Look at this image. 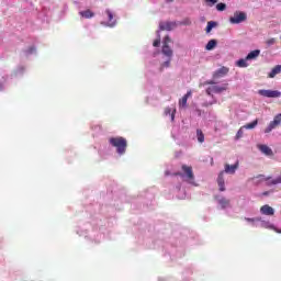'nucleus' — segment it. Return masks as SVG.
I'll return each instance as SVG.
<instances>
[{
	"mask_svg": "<svg viewBox=\"0 0 281 281\" xmlns=\"http://www.w3.org/2000/svg\"><path fill=\"white\" fill-rule=\"evenodd\" d=\"M259 177H262V175H259Z\"/></svg>",
	"mask_w": 281,
	"mask_h": 281,
	"instance_id": "obj_42",
	"label": "nucleus"
},
{
	"mask_svg": "<svg viewBox=\"0 0 281 281\" xmlns=\"http://www.w3.org/2000/svg\"><path fill=\"white\" fill-rule=\"evenodd\" d=\"M258 148L260 153H262L267 157H271V155H273V150L267 145H258Z\"/></svg>",
	"mask_w": 281,
	"mask_h": 281,
	"instance_id": "obj_13",
	"label": "nucleus"
},
{
	"mask_svg": "<svg viewBox=\"0 0 281 281\" xmlns=\"http://www.w3.org/2000/svg\"><path fill=\"white\" fill-rule=\"evenodd\" d=\"M270 229H273L277 234H281V228H277L276 226H270Z\"/></svg>",
	"mask_w": 281,
	"mask_h": 281,
	"instance_id": "obj_35",
	"label": "nucleus"
},
{
	"mask_svg": "<svg viewBox=\"0 0 281 281\" xmlns=\"http://www.w3.org/2000/svg\"><path fill=\"white\" fill-rule=\"evenodd\" d=\"M258 56H260V49L251 50V52L248 53V55L246 56V60H248V61H250V60H256V58H258Z\"/></svg>",
	"mask_w": 281,
	"mask_h": 281,
	"instance_id": "obj_16",
	"label": "nucleus"
},
{
	"mask_svg": "<svg viewBox=\"0 0 281 281\" xmlns=\"http://www.w3.org/2000/svg\"><path fill=\"white\" fill-rule=\"evenodd\" d=\"M246 221H248V223H254V218L247 217Z\"/></svg>",
	"mask_w": 281,
	"mask_h": 281,
	"instance_id": "obj_36",
	"label": "nucleus"
},
{
	"mask_svg": "<svg viewBox=\"0 0 281 281\" xmlns=\"http://www.w3.org/2000/svg\"><path fill=\"white\" fill-rule=\"evenodd\" d=\"M216 25H218V23H216L215 21L207 22L206 34H210L212 32V30H214V27H216Z\"/></svg>",
	"mask_w": 281,
	"mask_h": 281,
	"instance_id": "obj_24",
	"label": "nucleus"
},
{
	"mask_svg": "<svg viewBox=\"0 0 281 281\" xmlns=\"http://www.w3.org/2000/svg\"><path fill=\"white\" fill-rule=\"evenodd\" d=\"M281 72V65H277L272 70L269 72V78H276L278 74Z\"/></svg>",
	"mask_w": 281,
	"mask_h": 281,
	"instance_id": "obj_20",
	"label": "nucleus"
},
{
	"mask_svg": "<svg viewBox=\"0 0 281 281\" xmlns=\"http://www.w3.org/2000/svg\"><path fill=\"white\" fill-rule=\"evenodd\" d=\"M177 113V109L175 108H166L165 115L166 117H170L171 122H175V114Z\"/></svg>",
	"mask_w": 281,
	"mask_h": 281,
	"instance_id": "obj_14",
	"label": "nucleus"
},
{
	"mask_svg": "<svg viewBox=\"0 0 281 281\" xmlns=\"http://www.w3.org/2000/svg\"><path fill=\"white\" fill-rule=\"evenodd\" d=\"M256 126H258V120H255L251 123L244 125V128L251 130V128H256Z\"/></svg>",
	"mask_w": 281,
	"mask_h": 281,
	"instance_id": "obj_26",
	"label": "nucleus"
},
{
	"mask_svg": "<svg viewBox=\"0 0 281 281\" xmlns=\"http://www.w3.org/2000/svg\"><path fill=\"white\" fill-rule=\"evenodd\" d=\"M181 25H192V21L190 20V18H187L181 22Z\"/></svg>",
	"mask_w": 281,
	"mask_h": 281,
	"instance_id": "obj_34",
	"label": "nucleus"
},
{
	"mask_svg": "<svg viewBox=\"0 0 281 281\" xmlns=\"http://www.w3.org/2000/svg\"><path fill=\"white\" fill-rule=\"evenodd\" d=\"M177 23L175 22H160L159 23V30L157 31V38L154 41L153 46L159 47L161 45V35L159 34L161 31L167 30V32H170L173 27H176Z\"/></svg>",
	"mask_w": 281,
	"mask_h": 281,
	"instance_id": "obj_3",
	"label": "nucleus"
},
{
	"mask_svg": "<svg viewBox=\"0 0 281 281\" xmlns=\"http://www.w3.org/2000/svg\"><path fill=\"white\" fill-rule=\"evenodd\" d=\"M227 74H229V68L223 66L222 68L217 69L214 72V78H223L224 76H227Z\"/></svg>",
	"mask_w": 281,
	"mask_h": 281,
	"instance_id": "obj_11",
	"label": "nucleus"
},
{
	"mask_svg": "<svg viewBox=\"0 0 281 281\" xmlns=\"http://www.w3.org/2000/svg\"><path fill=\"white\" fill-rule=\"evenodd\" d=\"M167 1H172V0H167Z\"/></svg>",
	"mask_w": 281,
	"mask_h": 281,
	"instance_id": "obj_43",
	"label": "nucleus"
},
{
	"mask_svg": "<svg viewBox=\"0 0 281 281\" xmlns=\"http://www.w3.org/2000/svg\"><path fill=\"white\" fill-rule=\"evenodd\" d=\"M182 172L186 175V177H194V173L192 172V167L188 165H182Z\"/></svg>",
	"mask_w": 281,
	"mask_h": 281,
	"instance_id": "obj_19",
	"label": "nucleus"
},
{
	"mask_svg": "<svg viewBox=\"0 0 281 281\" xmlns=\"http://www.w3.org/2000/svg\"><path fill=\"white\" fill-rule=\"evenodd\" d=\"M186 183H190L191 186H199L196 182H194V177H186L184 178Z\"/></svg>",
	"mask_w": 281,
	"mask_h": 281,
	"instance_id": "obj_29",
	"label": "nucleus"
},
{
	"mask_svg": "<svg viewBox=\"0 0 281 281\" xmlns=\"http://www.w3.org/2000/svg\"><path fill=\"white\" fill-rule=\"evenodd\" d=\"M25 71V67L20 66L15 71V76H21Z\"/></svg>",
	"mask_w": 281,
	"mask_h": 281,
	"instance_id": "obj_31",
	"label": "nucleus"
},
{
	"mask_svg": "<svg viewBox=\"0 0 281 281\" xmlns=\"http://www.w3.org/2000/svg\"><path fill=\"white\" fill-rule=\"evenodd\" d=\"M192 95V92H187L181 100L179 101L180 109H187L188 108V98Z\"/></svg>",
	"mask_w": 281,
	"mask_h": 281,
	"instance_id": "obj_12",
	"label": "nucleus"
},
{
	"mask_svg": "<svg viewBox=\"0 0 281 281\" xmlns=\"http://www.w3.org/2000/svg\"><path fill=\"white\" fill-rule=\"evenodd\" d=\"M92 128H94V131H100V125H97V126H94Z\"/></svg>",
	"mask_w": 281,
	"mask_h": 281,
	"instance_id": "obj_37",
	"label": "nucleus"
},
{
	"mask_svg": "<svg viewBox=\"0 0 281 281\" xmlns=\"http://www.w3.org/2000/svg\"><path fill=\"white\" fill-rule=\"evenodd\" d=\"M217 203L221 205L222 210H225L226 207H229L231 202L226 198L217 199Z\"/></svg>",
	"mask_w": 281,
	"mask_h": 281,
	"instance_id": "obj_18",
	"label": "nucleus"
},
{
	"mask_svg": "<svg viewBox=\"0 0 281 281\" xmlns=\"http://www.w3.org/2000/svg\"><path fill=\"white\" fill-rule=\"evenodd\" d=\"M244 128H245V126H243V127H240L238 131H237V134H236V136H235V139H240V137H243V135H244Z\"/></svg>",
	"mask_w": 281,
	"mask_h": 281,
	"instance_id": "obj_30",
	"label": "nucleus"
},
{
	"mask_svg": "<svg viewBox=\"0 0 281 281\" xmlns=\"http://www.w3.org/2000/svg\"><path fill=\"white\" fill-rule=\"evenodd\" d=\"M176 177H183V173L178 172V173H176Z\"/></svg>",
	"mask_w": 281,
	"mask_h": 281,
	"instance_id": "obj_38",
	"label": "nucleus"
},
{
	"mask_svg": "<svg viewBox=\"0 0 281 281\" xmlns=\"http://www.w3.org/2000/svg\"><path fill=\"white\" fill-rule=\"evenodd\" d=\"M217 44L218 42H216V40L209 41L205 46L206 52H212V49H214V47H216Z\"/></svg>",
	"mask_w": 281,
	"mask_h": 281,
	"instance_id": "obj_22",
	"label": "nucleus"
},
{
	"mask_svg": "<svg viewBox=\"0 0 281 281\" xmlns=\"http://www.w3.org/2000/svg\"><path fill=\"white\" fill-rule=\"evenodd\" d=\"M263 194H265V195H267L268 193H267V192H265Z\"/></svg>",
	"mask_w": 281,
	"mask_h": 281,
	"instance_id": "obj_40",
	"label": "nucleus"
},
{
	"mask_svg": "<svg viewBox=\"0 0 281 281\" xmlns=\"http://www.w3.org/2000/svg\"><path fill=\"white\" fill-rule=\"evenodd\" d=\"M266 45H268V47H271V45H276V38L272 37V38L268 40V41L266 42Z\"/></svg>",
	"mask_w": 281,
	"mask_h": 281,
	"instance_id": "obj_33",
	"label": "nucleus"
},
{
	"mask_svg": "<svg viewBox=\"0 0 281 281\" xmlns=\"http://www.w3.org/2000/svg\"><path fill=\"white\" fill-rule=\"evenodd\" d=\"M280 124H281V113L274 116L273 121H271L267 126V128L265 130V133H271V131L278 128Z\"/></svg>",
	"mask_w": 281,
	"mask_h": 281,
	"instance_id": "obj_6",
	"label": "nucleus"
},
{
	"mask_svg": "<svg viewBox=\"0 0 281 281\" xmlns=\"http://www.w3.org/2000/svg\"><path fill=\"white\" fill-rule=\"evenodd\" d=\"M170 175V171H166V176L168 177Z\"/></svg>",
	"mask_w": 281,
	"mask_h": 281,
	"instance_id": "obj_39",
	"label": "nucleus"
},
{
	"mask_svg": "<svg viewBox=\"0 0 281 281\" xmlns=\"http://www.w3.org/2000/svg\"><path fill=\"white\" fill-rule=\"evenodd\" d=\"M25 56H32V54H36V46H30L29 49L24 52Z\"/></svg>",
	"mask_w": 281,
	"mask_h": 281,
	"instance_id": "obj_27",
	"label": "nucleus"
},
{
	"mask_svg": "<svg viewBox=\"0 0 281 281\" xmlns=\"http://www.w3.org/2000/svg\"><path fill=\"white\" fill-rule=\"evenodd\" d=\"M169 43H172V40L170 38V36L167 35L162 40V48H161L162 61L160 63L159 71H164V69H168L170 67V63H172L173 52H172V48H170Z\"/></svg>",
	"mask_w": 281,
	"mask_h": 281,
	"instance_id": "obj_1",
	"label": "nucleus"
},
{
	"mask_svg": "<svg viewBox=\"0 0 281 281\" xmlns=\"http://www.w3.org/2000/svg\"><path fill=\"white\" fill-rule=\"evenodd\" d=\"M244 21H247V13L245 12H238L236 11L233 16L229 18V22L233 25H238L240 23H244Z\"/></svg>",
	"mask_w": 281,
	"mask_h": 281,
	"instance_id": "obj_5",
	"label": "nucleus"
},
{
	"mask_svg": "<svg viewBox=\"0 0 281 281\" xmlns=\"http://www.w3.org/2000/svg\"><path fill=\"white\" fill-rule=\"evenodd\" d=\"M226 9H227V4L226 3L220 2V3L216 4V10L218 12H224V10H226Z\"/></svg>",
	"mask_w": 281,
	"mask_h": 281,
	"instance_id": "obj_28",
	"label": "nucleus"
},
{
	"mask_svg": "<svg viewBox=\"0 0 281 281\" xmlns=\"http://www.w3.org/2000/svg\"><path fill=\"white\" fill-rule=\"evenodd\" d=\"M79 14L82 16V19H93L95 16V13L89 9L80 11Z\"/></svg>",
	"mask_w": 281,
	"mask_h": 281,
	"instance_id": "obj_17",
	"label": "nucleus"
},
{
	"mask_svg": "<svg viewBox=\"0 0 281 281\" xmlns=\"http://www.w3.org/2000/svg\"><path fill=\"white\" fill-rule=\"evenodd\" d=\"M258 94L261 95L262 98H280L281 92L278 90H258Z\"/></svg>",
	"mask_w": 281,
	"mask_h": 281,
	"instance_id": "obj_7",
	"label": "nucleus"
},
{
	"mask_svg": "<svg viewBox=\"0 0 281 281\" xmlns=\"http://www.w3.org/2000/svg\"><path fill=\"white\" fill-rule=\"evenodd\" d=\"M109 144L110 146H113L114 148H116V153L117 155H120L122 157V155L126 154V138L119 136V137H111L109 139Z\"/></svg>",
	"mask_w": 281,
	"mask_h": 281,
	"instance_id": "obj_2",
	"label": "nucleus"
},
{
	"mask_svg": "<svg viewBox=\"0 0 281 281\" xmlns=\"http://www.w3.org/2000/svg\"><path fill=\"white\" fill-rule=\"evenodd\" d=\"M260 213L265 216H273L276 214V210H273L269 204H266L260 207Z\"/></svg>",
	"mask_w": 281,
	"mask_h": 281,
	"instance_id": "obj_10",
	"label": "nucleus"
},
{
	"mask_svg": "<svg viewBox=\"0 0 281 281\" xmlns=\"http://www.w3.org/2000/svg\"><path fill=\"white\" fill-rule=\"evenodd\" d=\"M266 182L268 186H278V183H281V178H277L274 180H271V178H267Z\"/></svg>",
	"mask_w": 281,
	"mask_h": 281,
	"instance_id": "obj_25",
	"label": "nucleus"
},
{
	"mask_svg": "<svg viewBox=\"0 0 281 281\" xmlns=\"http://www.w3.org/2000/svg\"><path fill=\"white\" fill-rule=\"evenodd\" d=\"M223 91H227V85H223V86H211L206 89V93L209 95H212V93H223Z\"/></svg>",
	"mask_w": 281,
	"mask_h": 281,
	"instance_id": "obj_8",
	"label": "nucleus"
},
{
	"mask_svg": "<svg viewBox=\"0 0 281 281\" xmlns=\"http://www.w3.org/2000/svg\"><path fill=\"white\" fill-rule=\"evenodd\" d=\"M196 140L199 142V144H203V142H205V134H203L202 130H196Z\"/></svg>",
	"mask_w": 281,
	"mask_h": 281,
	"instance_id": "obj_21",
	"label": "nucleus"
},
{
	"mask_svg": "<svg viewBox=\"0 0 281 281\" xmlns=\"http://www.w3.org/2000/svg\"><path fill=\"white\" fill-rule=\"evenodd\" d=\"M106 22H102L105 27H115L117 25V19H115V12L111 9H105L104 11Z\"/></svg>",
	"mask_w": 281,
	"mask_h": 281,
	"instance_id": "obj_4",
	"label": "nucleus"
},
{
	"mask_svg": "<svg viewBox=\"0 0 281 281\" xmlns=\"http://www.w3.org/2000/svg\"><path fill=\"white\" fill-rule=\"evenodd\" d=\"M207 5H210V8H212V5H216V3H218V0H204Z\"/></svg>",
	"mask_w": 281,
	"mask_h": 281,
	"instance_id": "obj_32",
	"label": "nucleus"
},
{
	"mask_svg": "<svg viewBox=\"0 0 281 281\" xmlns=\"http://www.w3.org/2000/svg\"><path fill=\"white\" fill-rule=\"evenodd\" d=\"M217 186L220 192H225V179H223V177L217 178Z\"/></svg>",
	"mask_w": 281,
	"mask_h": 281,
	"instance_id": "obj_23",
	"label": "nucleus"
},
{
	"mask_svg": "<svg viewBox=\"0 0 281 281\" xmlns=\"http://www.w3.org/2000/svg\"><path fill=\"white\" fill-rule=\"evenodd\" d=\"M0 89H2V86L0 85Z\"/></svg>",
	"mask_w": 281,
	"mask_h": 281,
	"instance_id": "obj_41",
	"label": "nucleus"
},
{
	"mask_svg": "<svg viewBox=\"0 0 281 281\" xmlns=\"http://www.w3.org/2000/svg\"><path fill=\"white\" fill-rule=\"evenodd\" d=\"M236 67H239L240 69H246V67H249V61L247 60V57L240 58L237 61H235Z\"/></svg>",
	"mask_w": 281,
	"mask_h": 281,
	"instance_id": "obj_15",
	"label": "nucleus"
},
{
	"mask_svg": "<svg viewBox=\"0 0 281 281\" xmlns=\"http://www.w3.org/2000/svg\"><path fill=\"white\" fill-rule=\"evenodd\" d=\"M236 170H238V161L234 165L226 164L224 167V172H226V175H236Z\"/></svg>",
	"mask_w": 281,
	"mask_h": 281,
	"instance_id": "obj_9",
	"label": "nucleus"
}]
</instances>
